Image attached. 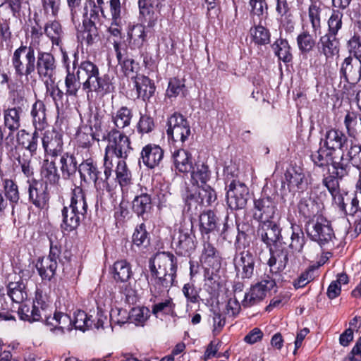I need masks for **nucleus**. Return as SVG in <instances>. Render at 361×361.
<instances>
[{
	"instance_id": "58836bf2",
	"label": "nucleus",
	"mask_w": 361,
	"mask_h": 361,
	"mask_svg": "<svg viewBox=\"0 0 361 361\" xmlns=\"http://www.w3.org/2000/svg\"><path fill=\"white\" fill-rule=\"evenodd\" d=\"M199 220L202 234L208 235L217 228V217L212 210L203 212L200 215Z\"/></svg>"
},
{
	"instance_id": "79ce46f5",
	"label": "nucleus",
	"mask_w": 361,
	"mask_h": 361,
	"mask_svg": "<svg viewBox=\"0 0 361 361\" xmlns=\"http://www.w3.org/2000/svg\"><path fill=\"white\" fill-rule=\"evenodd\" d=\"M152 200L149 195L142 193L136 196L133 201V209L138 216L149 212L151 209Z\"/></svg>"
},
{
	"instance_id": "7c9ffc66",
	"label": "nucleus",
	"mask_w": 361,
	"mask_h": 361,
	"mask_svg": "<svg viewBox=\"0 0 361 361\" xmlns=\"http://www.w3.org/2000/svg\"><path fill=\"white\" fill-rule=\"evenodd\" d=\"M78 171L81 180L88 182H96L97 176L101 174L97 163L92 159L83 161L78 166Z\"/></svg>"
},
{
	"instance_id": "e2e57ef3",
	"label": "nucleus",
	"mask_w": 361,
	"mask_h": 361,
	"mask_svg": "<svg viewBox=\"0 0 361 361\" xmlns=\"http://www.w3.org/2000/svg\"><path fill=\"white\" fill-rule=\"evenodd\" d=\"M344 176H338L336 173V169H333L331 174L325 176L322 180L323 185L328 189L331 195H335L340 190L339 179Z\"/></svg>"
},
{
	"instance_id": "2eb2a0df",
	"label": "nucleus",
	"mask_w": 361,
	"mask_h": 361,
	"mask_svg": "<svg viewBox=\"0 0 361 361\" xmlns=\"http://www.w3.org/2000/svg\"><path fill=\"white\" fill-rule=\"evenodd\" d=\"M237 274L242 279H250L254 274L255 257L250 250H244L233 259Z\"/></svg>"
},
{
	"instance_id": "9d476101",
	"label": "nucleus",
	"mask_w": 361,
	"mask_h": 361,
	"mask_svg": "<svg viewBox=\"0 0 361 361\" xmlns=\"http://www.w3.org/2000/svg\"><path fill=\"white\" fill-rule=\"evenodd\" d=\"M252 216L259 223L272 220L277 211V203L270 196L262 195L254 200Z\"/></svg>"
},
{
	"instance_id": "aec40b11",
	"label": "nucleus",
	"mask_w": 361,
	"mask_h": 361,
	"mask_svg": "<svg viewBox=\"0 0 361 361\" xmlns=\"http://www.w3.org/2000/svg\"><path fill=\"white\" fill-rule=\"evenodd\" d=\"M270 258L268 265L272 273L277 274L286 269L288 263V251L286 247L276 245L274 248H270Z\"/></svg>"
},
{
	"instance_id": "ddd939ff",
	"label": "nucleus",
	"mask_w": 361,
	"mask_h": 361,
	"mask_svg": "<svg viewBox=\"0 0 361 361\" xmlns=\"http://www.w3.org/2000/svg\"><path fill=\"white\" fill-rule=\"evenodd\" d=\"M22 109L20 106L8 108L4 110V125L8 130L5 139V147L12 148L14 144L13 133L20 127V114Z\"/></svg>"
},
{
	"instance_id": "ea45409f",
	"label": "nucleus",
	"mask_w": 361,
	"mask_h": 361,
	"mask_svg": "<svg viewBox=\"0 0 361 361\" xmlns=\"http://www.w3.org/2000/svg\"><path fill=\"white\" fill-rule=\"evenodd\" d=\"M46 35L51 40L53 45L60 46L64 32L61 25L57 20L48 22L44 27Z\"/></svg>"
},
{
	"instance_id": "393cba45",
	"label": "nucleus",
	"mask_w": 361,
	"mask_h": 361,
	"mask_svg": "<svg viewBox=\"0 0 361 361\" xmlns=\"http://www.w3.org/2000/svg\"><path fill=\"white\" fill-rule=\"evenodd\" d=\"M39 130L35 129L32 134H30L25 129L18 131L16 134V141L18 144L26 150H27L31 156L36 154L38 148Z\"/></svg>"
},
{
	"instance_id": "0e129e2a",
	"label": "nucleus",
	"mask_w": 361,
	"mask_h": 361,
	"mask_svg": "<svg viewBox=\"0 0 361 361\" xmlns=\"http://www.w3.org/2000/svg\"><path fill=\"white\" fill-rule=\"evenodd\" d=\"M116 179L121 186L128 185L131 179V173L128 170L126 161H118L116 169Z\"/></svg>"
},
{
	"instance_id": "4be33fe9",
	"label": "nucleus",
	"mask_w": 361,
	"mask_h": 361,
	"mask_svg": "<svg viewBox=\"0 0 361 361\" xmlns=\"http://www.w3.org/2000/svg\"><path fill=\"white\" fill-rule=\"evenodd\" d=\"M319 51L324 54L326 61H332L339 54V41L336 36L326 34L318 42Z\"/></svg>"
},
{
	"instance_id": "0eeeda50",
	"label": "nucleus",
	"mask_w": 361,
	"mask_h": 361,
	"mask_svg": "<svg viewBox=\"0 0 361 361\" xmlns=\"http://www.w3.org/2000/svg\"><path fill=\"white\" fill-rule=\"evenodd\" d=\"M275 279L269 276H264L261 281L252 286L249 292L246 293L242 301L243 306H252L263 300L267 294L276 287Z\"/></svg>"
},
{
	"instance_id": "680f3d73",
	"label": "nucleus",
	"mask_w": 361,
	"mask_h": 361,
	"mask_svg": "<svg viewBox=\"0 0 361 361\" xmlns=\"http://www.w3.org/2000/svg\"><path fill=\"white\" fill-rule=\"evenodd\" d=\"M4 192L6 198L11 203H17L20 199V194L17 184L11 179L4 180Z\"/></svg>"
},
{
	"instance_id": "a18cd8bd",
	"label": "nucleus",
	"mask_w": 361,
	"mask_h": 361,
	"mask_svg": "<svg viewBox=\"0 0 361 361\" xmlns=\"http://www.w3.org/2000/svg\"><path fill=\"white\" fill-rule=\"evenodd\" d=\"M292 234L290 236V243L289 247L293 252L300 253L302 252L305 244V237L303 231L299 226H292Z\"/></svg>"
},
{
	"instance_id": "09e8293b",
	"label": "nucleus",
	"mask_w": 361,
	"mask_h": 361,
	"mask_svg": "<svg viewBox=\"0 0 361 361\" xmlns=\"http://www.w3.org/2000/svg\"><path fill=\"white\" fill-rule=\"evenodd\" d=\"M344 124L350 137H355L361 132L359 118L354 112H348L344 118Z\"/></svg>"
},
{
	"instance_id": "c03bdc74",
	"label": "nucleus",
	"mask_w": 361,
	"mask_h": 361,
	"mask_svg": "<svg viewBox=\"0 0 361 361\" xmlns=\"http://www.w3.org/2000/svg\"><path fill=\"white\" fill-rule=\"evenodd\" d=\"M80 77L77 73H71L69 68H68L67 75L65 78L66 95L77 96L80 87H82V82L80 81Z\"/></svg>"
},
{
	"instance_id": "864d4df0",
	"label": "nucleus",
	"mask_w": 361,
	"mask_h": 361,
	"mask_svg": "<svg viewBox=\"0 0 361 361\" xmlns=\"http://www.w3.org/2000/svg\"><path fill=\"white\" fill-rule=\"evenodd\" d=\"M92 325V320L87 314L82 310H77L74 312L72 319V326L82 331H85Z\"/></svg>"
},
{
	"instance_id": "f03ea898",
	"label": "nucleus",
	"mask_w": 361,
	"mask_h": 361,
	"mask_svg": "<svg viewBox=\"0 0 361 361\" xmlns=\"http://www.w3.org/2000/svg\"><path fill=\"white\" fill-rule=\"evenodd\" d=\"M150 271L154 285L159 288H170L175 282L177 259L170 252L157 253L150 262Z\"/></svg>"
},
{
	"instance_id": "a211bd4d",
	"label": "nucleus",
	"mask_w": 361,
	"mask_h": 361,
	"mask_svg": "<svg viewBox=\"0 0 361 361\" xmlns=\"http://www.w3.org/2000/svg\"><path fill=\"white\" fill-rule=\"evenodd\" d=\"M323 146L328 151L336 154V150L343 152L344 147H348V139L343 132L335 128H331L324 134L322 139Z\"/></svg>"
},
{
	"instance_id": "473e14b6",
	"label": "nucleus",
	"mask_w": 361,
	"mask_h": 361,
	"mask_svg": "<svg viewBox=\"0 0 361 361\" xmlns=\"http://www.w3.org/2000/svg\"><path fill=\"white\" fill-rule=\"evenodd\" d=\"M58 263L56 260L44 257L39 259L36 264V268L39 276L43 280L50 281L55 275Z\"/></svg>"
},
{
	"instance_id": "4c0bfd02",
	"label": "nucleus",
	"mask_w": 361,
	"mask_h": 361,
	"mask_svg": "<svg viewBox=\"0 0 361 361\" xmlns=\"http://www.w3.org/2000/svg\"><path fill=\"white\" fill-rule=\"evenodd\" d=\"M41 176L47 183L54 185L57 184L60 180V175L54 161L44 159L41 168Z\"/></svg>"
},
{
	"instance_id": "7ed1b4c3",
	"label": "nucleus",
	"mask_w": 361,
	"mask_h": 361,
	"mask_svg": "<svg viewBox=\"0 0 361 361\" xmlns=\"http://www.w3.org/2000/svg\"><path fill=\"white\" fill-rule=\"evenodd\" d=\"M311 160L315 166L325 167L331 166L338 176H345L350 170V166L344 159V153L334 154L323 147L312 153Z\"/></svg>"
},
{
	"instance_id": "1a4fd4ad",
	"label": "nucleus",
	"mask_w": 361,
	"mask_h": 361,
	"mask_svg": "<svg viewBox=\"0 0 361 361\" xmlns=\"http://www.w3.org/2000/svg\"><path fill=\"white\" fill-rule=\"evenodd\" d=\"M167 135L173 142H185L191 135L188 121L180 114H173L167 121Z\"/></svg>"
},
{
	"instance_id": "9b49d317",
	"label": "nucleus",
	"mask_w": 361,
	"mask_h": 361,
	"mask_svg": "<svg viewBox=\"0 0 361 361\" xmlns=\"http://www.w3.org/2000/svg\"><path fill=\"white\" fill-rule=\"evenodd\" d=\"M172 245L177 255L190 256L196 248L195 236L191 229L180 227L173 238Z\"/></svg>"
},
{
	"instance_id": "cd10ccee",
	"label": "nucleus",
	"mask_w": 361,
	"mask_h": 361,
	"mask_svg": "<svg viewBox=\"0 0 361 361\" xmlns=\"http://www.w3.org/2000/svg\"><path fill=\"white\" fill-rule=\"evenodd\" d=\"M30 115L35 130H42L47 126L46 106L41 100H37L32 106Z\"/></svg>"
},
{
	"instance_id": "a878e982",
	"label": "nucleus",
	"mask_w": 361,
	"mask_h": 361,
	"mask_svg": "<svg viewBox=\"0 0 361 361\" xmlns=\"http://www.w3.org/2000/svg\"><path fill=\"white\" fill-rule=\"evenodd\" d=\"M109 8L112 23L109 27V32L114 37L113 39H121V7L120 0H109Z\"/></svg>"
},
{
	"instance_id": "c756f323",
	"label": "nucleus",
	"mask_w": 361,
	"mask_h": 361,
	"mask_svg": "<svg viewBox=\"0 0 361 361\" xmlns=\"http://www.w3.org/2000/svg\"><path fill=\"white\" fill-rule=\"evenodd\" d=\"M60 158V170L63 179H69L73 176L78 169V162L73 154L62 153Z\"/></svg>"
},
{
	"instance_id": "5701e85b",
	"label": "nucleus",
	"mask_w": 361,
	"mask_h": 361,
	"mask_svg": "<svg viewBox=\"0 0 361 361\" xmlns=\"http://www.w3.org/2000/svg\"><path fill=\"white\" fill-rule=\"evenodd\" d=\"M285 179L290 188L304 191L307 188L308 183L303 169L299 166H290L285 173Z\"/></svg>"
},
{
	"instance_id": "6e6552de",
	"label": "nucleus",
	"mask_w": 361,
	"mask_h": 361,
	"mask_svg": "<svg viewBox=\"0 0 361 361\" xmlns=\"http://www.w3.org/2000/svg\"><path fill=\"white\" fill-rule=\"evenodd\" d=\"M57 63L54 55L49 52L37 51L35 70L38 76L54 84Z\"/></svg>"
},
{
	"instance_id": "052dcab7",
	"label": "nucleus",
	"mask_w": 361,
	"mask_h": 361,
	"mask_svg": "<svg viewBox=\"0 0 361 361\" xmlns=\"http://www.w3.org/2000/svg\"><path fill=\"white\" fill-rule=\"evenodd\" d=\"M198 198L200 203L209 205L216 200L215 191L208 185L204 184L198 187Z\"/></svg>"
},
{
	"instance_id": "4468645a",
	"label": "nucleus",
	"mask_w": 361,
	"mask_h": 361,
	"mask_svg": "<svg viewBox=\"0 0 361 361\" xmlns=\"http://www.w3.org/2000/svg\"><path fill=\"white\" fill-rule=\"evenodd\" d=\"M42 144L45 155L55 158L63 153V135L55 129L47 130L43 133Z\"/></svg>"
},
{
	"instance_id": "de8ad7c7",
	"label": "nucleus",
	"mask_w": 361,
	"mask_h": 361,
	"mask_svg": "<svg viewBox=\"0 0 361 361\" xmlns=\"http://www.w3.org/2000/svg\"><path fill=\"white\" fill-rule=\"evenodd\" d=\"M275 54L283 62H289L292 59L290 47L286 39H279L272 45Z\"/></svg>"
},
{
	"instance_id": "dca6fc26",
	"label": "nucleus",
	"mask_w": 361,
	"mask_h": 361,
	"mask_svg": "<svg viewBox=\"0 0 361 361\" xmlns=\"http://www.w3.org/2000/svg\"><path fill=\"white\" fill-rule=\"evenodd\" d=\"M164 154V149L159 145H146L141 150L139 163L142 162L149 169H154L162 162Z\"/></svg>"
},
{
	"instance_id": "bf43d9fd",
	"label": "nucleus",
	"mask_w": 361,
	"mask_h": 361,
	"mask_svg": "<svg viewBox=\"0 0 361 361\" xmlns=\"http://www.w3.org/2000/svg\"><path fill=\"white\" fill-rule=\"evenodd\" d=\"M133 243L138 247H146L149 245V239L144 224H141L136 228L133 235Z\"/></svg>"
},
{
	"instance_id": "72a5a7b5",
	"label": "nucleus",
	"mask_w": 361,
	"mask_h": 361,
	"mask_svg": "<svg viewBox=\"0 0 361 361\" xmlns=\"http://www.w3.org/2000/svg\"><path fill=\"white\" fill-rule=\"evenodd\" d=\"M63 221L61 227L67 231H72L77 228L82 219L85 217L78 214L75 211L70 209V207H64L62 209Z\"/></svg>"
},
{
	"instance_id": "a19ab883",
	"label": "nucleus",
	"mask_w": 361,
	"mask_h": 361,
	"mask_svg": "<svg viewBox=\"0 0 361 361\" xmlns=\"http://www.w3.org/2000/svg\"><path fill=\"white\" fill-rule=\"evenodd\" d=\"M7 293L13 302L16 303L23 302L27 297L25 285L21 280L10 282L7 286Z\"/></svg>"
},
{
	"instance_id": "bb28decb",
	"label": "nucleus",
	"mask_w": 361,
	"mask_h": 361,
	"mask_svg": "<svg viewBox=\"0 0 361 361\" xmlns=\"http://www.w3.org/2000/svg\"><path fill=\"white\" fill-rule=\"evenodd\" d=\"M69 207L71 209L75 211L78 214L85 216L87 212V203L82 188L75 186L72 190Z\"/></svg>"
},
{
	"instance_id": "b1692460",
	"label": "nucleus",
	"mask_w": 361,
	"mask_h": 361,
	"mask_svg": "<svg viewBox=\"0 0 361 361\" xmlns=\"http://www.w3.org/2000/svg\"><path fill=\"white\" fill-rule=\"evenodd\" d=\"M50 326V331L56 334H63L66 331L72 330V319L65 313L55 312L52 317H49L47 324Z\"/></svg>"
},
{
	"instance_id": "8fccbe9b",
	"label": "nucleus",
	"mask_w": 361,
	"mask_h": 361,
	"mask_svg": "<svg viewBox=\"0 0 361 361\" xmlns=\"http://www.w3.org/2000/svg\"><path fill=\"white\" fill-rule=\"evenodd\" d=\"M164 0H139L140 13L144 17H150L159 11V6Z\"/></svg>"
},
{
	"instance_id": "3c124183",
	"label": "nucleus",
	"mask_w": 361,
	"mask_h": 361,
	"mask_svg": "<svg viewBox=\"0 0 361 361\" xmlns=\"http://www.w3.org/2000/svg\"><path fill=\"white\" fill-rule=\"evenodd\" d=\"M346 156L348 159H345L349 164L357 169V171L361 169V145L353 142H350V147L347 149Z\"/></svg>"
},
{
	"instance_id": "6ab92c4d",
	"label": "nucleus",
	"mask_w": 361,
	"mask_h": 361,
	"mask_svg": "<svg viewBox=\"0 0 361 361\" xmlns=\"http://www.w3.org/2000/svg\"><path fill=\"white\" fill-rule=\"evenodd\" d=\"M340 73L349 83H357L361 79V60L346 57L341 66Z\"/></svg>"
},
{
	"instance_id": "423d86ee",
	"label": "nucleus",
	"mask_w": 361,
	"mask_h": 361,
	"mask_svg": "<svg viewBox=\"0 0 361 361\" xmlns=\"http://www.w3.org/2000/svg\"><path fill=\"white\" fill-rule=\"evenodd\" d=\"M306 231L310 239L317 242L321 247H327L335 238L330 222L322 216L310 220L306 226Z\"/></svg>"
},
{
	"instance_id": "13d9d810",
	"label": "nucleus",
	"mask_w": 361,
	"mask_h": 361,
	"mask_svg": "<svg viewBox=\"0 0 361 361\" xmlns=\"http://www.w3.org/2000/svg\"><path fill=\"white\" fill-rule=\"evenodd\" d=\"M253 41L260 45L267 44L270 42L269 31L262 25H257L250 29Z\"/></svg>"
},
{
	"instance_id": "338daca9",
	"label": "nucleus",
	"mask_w": 361,
	"mask_h": 361,
	"mask_svg": "<svg viewBox=\"0 0 361 361\" xmlns=\"http://www.w3.org/2000/svg\"><path fill=\"white\" fill-rule=\"evenodd\" d=\"M118 64L125 75L134 78L135 74L139 69L138 63H135L134 59L125 57L118 60Z\"/></svg>"
},
{
	"instance_id": "774afa93",
	"label": "nucleus",
	"mask_w": 361,
	"mask_h": 361,
	"mask_svg": "<svg viewBox=\"0 0 361 361\" xmlns=\"http://www.w3.org/2000/svg\"><path fill=\"white\" fill-rule=\"evenodd\" d=\"M146 36L145 27L139 24L134 25L130 32H128V37L130 41L137 47H140L143 44Z\"/></svg>"
},
{
	"instance_id": "e433bc0d",
	"label": "nucleus",
	"mask_w": 361,
	"mask_h": 361,
	"mask_svg": "<svg viewBox=\"0 0 361 361\" xmlns=\"http://www.w3.org/2000/svg\"><path fill=\"white\" fill-rule=\"evenodd\" d=\"M112 274L116 282H126L133 275L131 266L126 260H118L113 265Z\"/></svg>"
},
{
	"instance_id": "6e6d98bb",
	"label": "nucleus",
	"mask_w": 361,
	"mask_h": 361,
	"mask_svg": "<svg viewBox=\"0 0 361 361\" xmlns=\"http://www.w3.org/2000/svg\"><path fill=\"white\" fill-rule=\"evenodd\" d=\"M112 166H113L112 161L110 159L104 157V170L103 175L105 177L106 183H104L103 181L100 180V183L99 182V183H97V184L99 185H102V186L106 187V190L108 192H110L113 190V188L116 183L115 179L113 177H111Z\"/></svg>"
},
{
	"instance_id": "37998d69",
	"label": "nucleus",
	"mask_w": 361,
	"mask_h": 361,
	"mask_svg": "<svg viewBox=\"0 0 361 361\" xmlns=\"http://www.w3.org/2000/svg\"><path fill=\"white\" fill-rule=\"evenodd\" d=\"M150 317V311L146 307H133L129 312L128 321L137 326H143Z\"/></svg>"
},
{
	"instance_id": "f704fd0d",
	"label": "nucleus",
	"mask_w": 361,
	"mask_h": 361,
	"mask_svg": "<svg viewBox=\"0 0 361 361\" xmlns=\"http://www.w3.org/2000/svg\"><path fill=\"white\" fill-rule=\"evenodd\" d=\"M176 169L181 173H188L192 169V155L184 149H178L173 154Z\"/></svg>"
},
{
	"instance_id": "603ef678",
	"label": "nucleus",
	"mask_w": 361,
	"mask_h": 361,
	"mask_svg": "<svg viewBox=\"0 0 361 361\" xmlns=\"http://www.w3.org/2000/svg\"><path fill=\"white\" fill-rule=\"evenodd\" d=\"M321 11L319 6L312 4L308 9V18L311 23L312 32L317 34L321 29Z\"/></svg>"
},
{
	"instance_id": "20e7f679",
	"label": "nucleus",
	"mask_w": 361,
	"mask_h": 361,
	"mask_svg": "<svg viewBox=\"0 0 361 361\" xmlns=\"http://www.w3.org/2000/svg\"><path fill=\"white\" fill-rule=\"evenodd\" d=\"M102 140L108 141L104 157L109 159L113 155L125 159L132 149L129 137L118 129H111L107 134L103 133Z\"/></svg>"
},
{
	"instance_id": "c9c22d12",
	"label": "nucleus",
	"mask_w": 361,
	"mask_h": 361,
	"mask_svg": "<svg viewBox=\"0 0 361 361\" xmlns=\"http://www.w3.org/2000/svg\"><path fill=\"white\" fill-rule=\"evenodd\" d=\"M201 262L209 267H216L220 264L218 251L209 242H204L200 257Z\"/></svg>"
},
{
	"instance_id": "f3484780",
	"label": "nucleus",
	"mask_w": 361,
	"mask_h": 361,
	"mask_svg": "<svg viewBox=\"0 0 361 361\" xmlns=\"http://www.w3.org/2000/svg\"><path fill=\"white\" fill-rule=\"evenodd\" d=\"M29 200L36 207L45 208L49 202V195L47 191V186L43 183L32 179L28 181Z\"/></svg>"
},
{
	"instance_id": "c85d7f7f",
	"label": "nucleus",
	"mask_w": 361,
	"mask_h": 361,
	"mask_svg": "<svg viewBox=\"0 0 361 361\" xmlns=\"http://www.w3.org/2000/svg\"><path fill=\"white\" fill-rule=\"evenodd\" d=\"M298 208L300 214L310 219H315L321 210L320 204L310 197L301 198Z\"/></svg>"
},
{
	"instance_id": "39448f33",
	"label": "nucleus",
	"mask_w": 361,
	"mask_h": 361,
	"mask_svg": "<svg viewBox=\"0 0 361 361\" xmlns=\"http://www.w3.org/2000/svg\"><path fill=\"white\" fill-rule=\"evenodd\" d=\"M35 51L37 49L23 44L14 51L11 62L17 76H28L35 72Z\"/></svg>"
},
{
	"instance_id": "5fc2aeb1",
	"label": "nucleus",
	"mask_w": 361,
	"mask_h": 361,
	"mask_svg": "<svg viewBox=\"0 0 361 361\" xmlns=\"http://www.w3.org/2000/svg\"><path fill=\"white\" fill-rule=\"evenodd\" d=\"M140 81L135 82V87L138 96L142 97H150L154 92V86L151 80L145 76L138 78Z\"/></svg>"
},
{
	"instance_id": "f8f14e48",
	"label": "nucleus",
	"mask_w": 361,
	"mask_h": 361,
	"mask_svg": "<svg viewBox=\"0 0 361 361\" xmlns=\"http://www.w3.org/2000/svg\"><path fill=\"white\" fill-rule=\"evenodd\" d=\"M248 195V188L244 183L233 180L226 193L227 204L231 209H243L247 204Z\"/></svg>"
},
{
	"instance_id": "412c9836",
	"label": "nucleus",
	"mask_w": 361,
	"mask_h": 361,
	"mask_svg": "<svg viewBox=\"0 0 361 361\" xmlns=\"http://www.w3.org/2000/svg\"><path fill=\"white\" fill-rule=\"evenodd\" d=\"M257 232L268 247L276 243L281 237L279 225L272 220L259 223Z\"/></svg>"
},
{
	"instance_id": "f257e3e1",
	"label": "nucleus",
	"mask_w": 361,
	"mask_h": 361,
	"mask_svg": "<svg viewBox=\"0 0 361 361\" xmlns=\"http://www.w3.org/2000/svg\"><path fill=\"white\" fill-rule=\"evenodd\" d=\"M77 74L83 80L82 90L87 93V97L92 92L104 95L114 89L109 76L106 74L101 75L97 65L89 60L80 63Z\"/></svg>"
},
{
	"instance_id": "2f4dec72",
	"label": "nucleus",
	"mask_w": 361,
	"mask_h": 361,
	"mask_svg": "<svg viewBox=\"0 0 361 361\" xmlns=\"http://www.w3.org/2000/svg\"><path fill=\"white\" fill-rule=\"evenodd\" d=\"M133 111L127 106H121L116 111L111 114V121L114 125L113 129H123L128 127L133 118Z\"/></svg>"
},
{
	"instance_id": "49530a36",
	"label": "nucleus",
	"mask_w": 361,
	"mask_h": 361,
	"mask_svg": "<svg viewBox=\"0 0 361 361\" xmlns=\"http://www.w3.org/2000/svg\"><path fill=\"white\" fill-rule=\"evenodd\" d=\"M192 180L197 185L206 184V182L209 179L210 171L208 166L204 163H197L190 171Z\"/></svg>"
},
{
	"instance_id": "69168bd1",
	"label": "nucleus",
	"mask_w": 361,
	"mask_h": 361,
	"mask_svg": "<svg viewBox=\"0 0 361 361\" xmlns=\"http://www.w3.org/2000/svg\"><path fill=\"white\" fill-rule=\"evenodd\" d=\"M175 304L171 298H168L164 301L157 302L152 305V312L158 317L159 313L165 314H171L173 312Z\"/></svg>"
},
{
	"instance_id": "4d7b16f0",
	"label": "nucleus",
	"mask_w": 361,
	"mask_h": 361,
	"mask_svg": "<svg viewBox=\"0 0 361 361\" xmlns=\"http://www.w3.org/2000/svg\"><path fill=\"white\" fill-rule=\"evenodd\" d=\"M315 43V39L307 31H303L297 37V44L302 53L310 52L314 47Z\"/></svg>"
}]
</instances>
